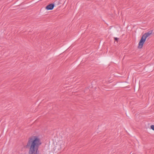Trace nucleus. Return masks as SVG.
I'll return each mask as SVG.
<instances>
[{
    "instance_id": "1",
    "label": "nucleus",
    "mask_w": 154,
    "mask_h": 154,
    "mask_svg": "<svg viewBox=\"0 0 154 154\" xmlns=\"http://www.w3.org/2000/svg\"><path fill=\"white\" fill-rule=\"evenodd\" d=\"M41 144V141L38 137L34 136L30 137L26 145L29 148V154H39L38 148Z\"/></svg>"
},
{
    "instance_id": "2",
    "label": "nucleus",
    "mask_w": 154,
    "mask_h": 154,
    "mask_svg": "<svg viewBox=\"0 0 154 154\" xmlns=\"http://www.w3.org/2000/svg\"><path fill=\"white\" fill-rule=\"evenodd\" d=\"M152 32H149L146 33L142 36L141 40L139 43L138 48H141L144 43L145 42L146 38L149 36L151 34Z\"/></svg>"
},
{
    "instance_id": "3",
    "label": "nucleus",
    "mask_w": 154,
    "mask_h": 154,
    "mask_svg": "<svg viewBox=\"0 0 154 154\" xmlns=\"http://www.w3.org/2000/svg\"><path fill=\"white\" fill-rule=\"evenodd\" d=\"M54 4L52 3L47 5L46 6L45 8L48 10H52L54 8Z\"/></svg>"
},
{
    "instance_id": "4",
    "label": "nucleus",
    "mask_w": 154,
    "mask_h": 154,
    "mask_svg": "<svg viewBox=\"0 0 154 154\" xmlns=\"http://www.w3.org/2000/svg\"><path fill=\"white\" fill-rule=\"evenodd\" d=\"M150 127L151 129L154 131V125H152Z\"/></svg>"
},
{
    "instance_id": "5",
    "label": "nucleus",
    "mask_w": 154,
    "mask_h": 154,
    "mask_svg": "<svg viewBox=\"0 0 154 154\" xmlns=\"http://www.w3.org/2000/svg\"><path fill=\"white\" fill-rule=\"evenodd\" d=\"M118 38H115V40H116V41H117L118 40Z\"/></svg>"
}]
</instances>
